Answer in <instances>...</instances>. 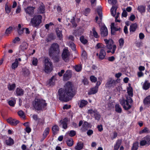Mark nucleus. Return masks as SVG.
I'll return each instance as SVG.
<instances>
[{"label": "nucleus", "mask_w": 150, "mask_h": 150, "mask_svg": "<svg viewBox=\"0 0 150 150\" xmlns=\"http://www.w3.org/2000/svg\"><path fill=\"white\" fill-rule=\"evenodd\" d=\"M59 45L57 43L52 44L49 50V55L52 57L54 62H58L59 61Z\"/></svg>", "instance_id": "nucleus-1"}, {"label": "nucleus", "mask_w": 150, "mask_h": 150, "mask_svg": "<svg viewBox=\"0 0 150 150\" xmlns=\"http://www.w3.org/2000/svg\"><path fill=\"white\" fill-rule=\"evenodd\" d=\"M64 86L65 89L61 88L59 89L58 94H75V91L73 88V86L71 82L68 81Z\"/></svg>", "instance_id": "nucleus-2"}, {"label": "nucleus", "mask_w": 150, "mask_h": 150, "mask_svg": "<svg viewBox=\"0 0 150 150\" xmlns=\"http://www.w3.org/2000/svg\"><path fill=\"white\" fill-rule=\"evenodd\" d=\"M133 94H127L126 95V99H122L120 101L121 104L123 106V108L125 110H128L131 108L132 103L133 100L131 98Z\"/></svg>", "instance_id": "nucleus-3"}, {"label": "nucleus", "mask_w": 150, "mask_h": 150, "mask_svg": "<svg viewBox=\"0 0 150 150\" xmlns=\"http://www.w3.org/2000/svg\"><path fill=\"white\" fill-rule=\"evenodd\" d=\"M34 108L36 110H40L45 108L47 105L46 101L42 98H36L33 103Z\"/></svg>", "instance_id": "nucleus-4"}, {"label": "nucleus", "mask_w": 150, "mask_h": 150, "mask_svg": "<svg viewBox=\"0 0 150 150\" xmlns=\"http://www.w3.org/2000/svg\"><path fill=\"white\" fill-rule=\"evenodd\" d=\"M42 16L40 15L35 16L31 19L30 22L32 25L35 27L39 26L42 23Z\"/></svg>", "instance_id": "nucleus-5"}, {"label": "nucleus", "mask_w": 150, "mask_h": 150, "mask_svg": "<svg viewBox=\"0 0 150 150\" xmlns=\"http://www.w3.org/2000/svg\"><path fill=\"white\" fill-rule=\"evenodd\" d=\"M50 59L47 57L45 59V69L44 71L47 73L50 72L53 70V65L52 62H50Z\"/></svg>", "instance_id": "nucleus-6"}, {"label": "nucleus", "mask_w": 150, "mask_h": 150, "mask_svg": "<svg viewBox=\"0 0 150 150\" xmlns=\"http://www.w3.org/2000/svg\"><path fill=\"white\" fill-rule=\"evenodd\" d=\"M104 40L106 44V47L107 49L109 50L112 49V51L111 52L112 54L114 53L116 48V46L115 45H112L114 43L112 39L108 40L107 39H105Z\"/></svg>", "instance_id": "nucleus-7"}, {"label": "nucleus", "mask_w": 150, "mask_h": 150, "mask_svg": "<svg viewBox=\"0 0 150 150\" xmlns=\"http://www.w3.org/2000/svg\"><path fill=\"white\" fill-rule=\"evenodd\" d=\"M74 96V94H58L57 97L61 101H68L71 99Z\"/></svg>", "instance_id": "nucleus-8"}, {"label": "nucleus", "mask_w": 150, "mask_h": 150, "mask_svg": "<svg viewBox=\"0 0 150 150\" xmlns=\"http://www.w3.org/2000/svg\"><path fill=\"white\" fill-rule=\"evenodd\" d=\"M69 56L70 53L69 50L67 49H64L62 54V57L63 60L66 62H68L69 60Z\"/></svg>", "instance_id": "nucleus-9"}, {"label": "nucleus", "mask_w": 150, "mask_h": 150, "mask_svg": "<svg viewBox=\"0 0 150 150\" xmlns=\"http://www.w3.org/2000/svg\"><path fill=\"white\" fill-rule=\"evenodd\" d=\"M150 144V136L147 135L144 137L140 142V145L149 146Z\"/></svg>", "instance_id": "nucleus-10"}, {"label": "nucleus", "mask_w": 150, "mask_h": 150, "mask_svg": "<svg viewBox=\"0 0 150 150\" xmlns=\"http://www.w3.org/2000/svg\"><path fill=\"white\" fill-rule=\"evenodd\" d=\"M68 121V119L67 118L61 120L59 122V126L62 127L64 129H66L67 127Z\"/></svg>", "instance_id": "nucleus-11"}, {"label": "nucleus", "mask_w": 150, "mask_h": 150, "mask_svg": "<svg viewBox=\"0 0 150 150\" xmlns=\"http://www.w3.org/2000/svg\"><path fill=\"white\" fill-rule=\"evenodd\" d=\"M35 7L33 6H28L25 9V11L26 13L30 16L34 14Z\"/></svg>", "instance_id": "nucleus-12"}, {"label": "nucleus", "mask_w": 150, "mask_h": 150, "mask_svg": "<svg viewBox=\"0 0 150 150\" xmlns=\"http://www.w3.org/2000/svg\"><path fill=\"white\" fill-rule=\"evenodd\" d=\"M97 13L98 14V15L99 16V20L98 21V17L97 16H96L95 18V20L96 21V22L98 24H100L102 22V12L101 10L100 9H98L97 10Z\"/></svg>", "instance_id": "nucleus-13"}, {"label": "nucleus", "mask_w": 150, "mask_h": 150, "mask_svg": "<svg viewBox=\"0 0 150 150\" xmlns=\"http://www.w3.org/2000/svg\"><path fill=\"white\" fill-rule=\"evenodd\" d=\"M72 76V74L70 70L67 71L63 75V79L64 80H67L70 78Z\"/></svg>", "instance_id": "nucleus-14"}, {"label": "nucleus", "mask_w": 150, "mask_h": 150, "mask_svg": "<svg viewBox=\"0 0 150 150\" xmlns=\"http://www.w3.org/2000/svg\"><path fill=\"white\" fill-rule=\"evenodd\" d=\"M100 34L102 36L105 37L108 35V30L105 26H103L101 28Z\"/></svg>", "instance_id": "nucleus-15"}, {"label": "nucleus", "mask_w": 150, "mask_h": 150, "mask_svg": "<svg viewBox=\"0 0 150 150\" xmlns=\"http://www.w3.org/2000/svg\"><path fill=\"white\" fill-rule=\"evenodd\" d=\"M56 80H57V79L56 76H53L49 80L48 84L51 86H54L55 84V81Z\"/></svg>", "instance_id": "nucleus-16"}, {"label": "nucleus", "mask_w": 150, "mask_h": 150, "mask_svg": "<svg viewBox=\"0 0 150 150\" xmlns=\"http://www.w3.org/2000/svg\"><path fill=\"white\" fill-rule=\"evenodd\" d=\"M116 83L115 81L114 80H112L110 78L106 83V85L107 87H111L114 86Z\"/></svg>", "instance_id": "nucleus-17"}, {"label": "nucleus", "mask_w": 150, "mask_h": 150, "mask_svg": "<svg viewBox=\"0 0 150 150\" xmlns=\"http://www.w3.org/2000/svg\"><path fill=\"white\" fill-rule=\"evenodd\" d=\"M45 6L43 3H42L38 8V11L39 13L43 14L45 12Z\"/></svg>", "instance_id": "nucleus-18"}, {"label": "nucleus", "mask_w": 150, "mask_h": 150, "mask_svg": "<svg viewBox=\"0 0 150 150\" xmlns=\"http://www.w3.org/2000/svg\"><path fill=\"white\" fill-rule=\"evenodd\" d=\"M137 27V25L136 23H132L131 24L129 29L130 33L131 35L136 30Z\"/></svg>", "instance_id": "nucleus-19"}, {"label": "nucleus", "mask_w": 150, "mask_h": 150, "mask_svg": "<svg viewBox=\"0 0 150 150\" xmlns=\"http://www.w3.org/2000/svg\"><path fill=\"white\" fill-rule=\"evenodd\" d=\"M7 121L8 122L13 126L16 125L19 122L18 120L12 118L8 119L7 120Z\"/></svg>", "instance_id": "nucleus-20"}, {"label": "nucleus", "mask_w": 150, "mask_h": 150, "mask_svg": "<svg viewBox=\"0 0 150 150\" xmlns=\"http://www.w3.org/2000/svg\"><path fill=\"white\" fill-rule=\"evenodd\" d=\"M106 54L105 51L103 49H101L100 50L99 53V59L101 60L104 59L105 57Z\"/></svg>", "instance_id": "nucleus-21"}, {"label": "nucleus", "mask_w": 150, "mask_h": 150, "mask_svg": "<svg viewBox=\"0 0 150 150\" xmlns=\"http://www.w3.org/2000/svg\"><path fill=\"white\" fill-rule=\"evenodd\" d=\"M150 87V83L148 80H146L143 85V88L145 90H147Z\"/></svg>", "instance_id": "nucleus-22"}, {"label": "nucleus", "mask_w": 150, "mask_h": 150, "mask_svg": "<svg viewBox=\"0 0 150 150\" xmlns=\"http://www.w3.org/2000/svg\"><path fill=\"white\" fill-rule=\"evenodd\" d=\"M83 143L81 142H79L76 145L75 147V149L76 150H81L83 147Z\"/></svg>", "instance_id": "nucleus-23"}, {"label": "nucleus", "mask_w": 150, "mask_h": 150, "mask_svg": "<svg viewBox=\"0 0 150 150\" xmlns=\"http://www.w3.org/2000/svg\"><path fill=\"white\" fill-rule=\"evenodd\" d=\"M137 10L141 13H144L146 11V7L142 5L139 6Z\"/></svg>", "instance_id": "nucleus-24"}, {"label": "nucleus", "mask_w": 150, "mask_h": 150, "mask_svg": "<svg viewBox=\"0 0 150 150\" xmlns=\"http://www.w3.org/2000/svg\"><path fill=\"white\" fill-rule=\"evenodd\" d=\"M14 143L13 140L11 137L8 138V139L6 140V144L8 146H11Z\"/></svg>", "instance_id": "nucleus-25"}, {"label": "nucleus", "mask_w": 150, "mask_h": 150, "mask_svg": "<svg viewBox=\"0 0 150 150\" xmlns=\"http://www.w3.org/2000/svg\"><path fill=\"white\" fill-rule=\"evenodd\" d=\"M117 8V7L116 6H113L111 9V13L112 15L113 16H115L116 11Z\"/></svg>", "instance_id": "nucleus-26"}, {"label": "nucleus", "mask_w": 150, "mask_h": 150, "mask_svg": "<svg viewBox=\"0 0 150 150\" xmlns=\"http://www.w3.org/2000/svg\"><path fill=\"white\" fill-rule=\"evenodd\" d=\"M56 31L57 37L59 40H61L62 38V30H59V28H57Z\"/></svg>", "instance_id": "nucleus-27"}, {"label": "nucleus", "mask_w": 150, "mask_h": 150, "mask_svg": "<svg viewBox=\"0 0 150 150\" xmlns=\"http://www.w3.org/2000/svg\"><path fill=\"white\" fill-rule=\"evenodd\" d=\"M89 124L87 122H85L82 125V129L83 131H85L89 127Z\"/></svg>", "instance_id": "nucleus-28"}, {"label": "nucleus", "mask_w": 150, "mask_h": 150, "mask_svg": "<svg viewBox=\"0 0 150 150\" xmlns=\"http://www.w3.org/2000/svg\"><path fill=\"white\" fill-rule=\"evenodd\" d=\"M55 37L53 33H51L48 35V38L46 39L47 42H48L51 41V40H54Z\"/></svg>", "instance_id": "nucleus-29"}, {"label": "nucleus", "mask_w": 150, "mask_h": 150, "mask_svg": "<svg viewBox=\"0 0 150 150\" xmlns=\"http://www.w3.org/2000/svg\"><path fill=\"white\" fill-rule=\"evenodd\" d=\"M121 28L120 27L117 28L116 27H113L111 30V34L112 35H115V32L117 31H119L120 32Z\"/></svg>", "instance_id": "nucleus-30"}, {"label": "nucleus", "mask_w": 150, "mask_h": 150, "mask_svg": "<svg viewBox=\"0 0 150 150\" xmlns=\"http://www.w3.org/2000/svg\"><path fill=\"white\" fill-rule=\"evenodd\" d=\"M122 141L120 140H118L114 146V149L115 150H117L121 144Z\"/></svg>", "instance_id": "nucleus-31"}, {"label": "nucleus", "mask_w": 150, "mask_h": 150, "mask_svg": "<svg viewBox=\"0 0 150 150\" xmlns=\"http://www.w3.org/2000/svg\"><path fill=\"white\" fill-rule=\"evenodd\" d=\"M18 65V59H15L14 62L11 65V68L13 69H15Z\"/></svg>", "instance_id": "nucleus-32"}, {"label": "nucleus", "mask_w": 150, "mask_h": 150, "mask_svg": "<svg viewBox=\"0 0 150 150\" xmlns=\"http://www.w3.org/2000/svg\"><path fill=\"white\" fill-rule=\"evenodd\" d=\"M145 105H147L150 104V95L144 98L143 101Z\"/></svg>", "instance_id": "nucleus-33"}, {"label": "nucleus", "mask_w": 150, "mask_h": 150, "mask_svg": "<svg viewBox=\"0 0 150 150\" xmlns=\"http://www.w3.org/2000/svg\"><path fill=\"white\" fill-rule=\"evenodd\" d=\"M98 88L97 87H94L91 88L90 91L88 93V94H96L97 92Z\"/></svg>", "instance_id": "nucleus-34"}, {"label": "nucleus", "mask_w": 150, "mask_h": 150, "mask_svg": "<svg viewBox=\"0 0 150 150\" xmlns=\"http://www.w3.org/2000/svg\"><path fill=\"white\" fill-rule=\"evenodd\" d=\"M16 85L15 83H13L11 84L10 83H9L8 85V88L9 91L13 90L16 88Z\"/></svg>", "instance_id": "nucleus-35"}, {"label": "nucleus", "mask_w": 150, "mask_h": 150, "mask_svg": "<svg viewBox=\"0 0 150 150\" xmlns=\"http://www.w3.org/2000/svg\"><path fill=\"white\" fill-rule=\"evenodd\" d=\"M80 40L81 42L84 45L86 44L88 42L87 40L84 38L83 35L81 36L80 38Z\"/></svg>", "instance_id": "nucleus-36"}, {"label": "nucleus", "mask_w": 150, "mask_h": 150, "mask_svg": "<svg viewBox=\"0 0 150 150\" xmlns=\"http://www.w3.org/2000/svg\"><path fill=\"white\" fill-rule=\"evenodd\" d=\"M28 44L26 42H23L22 45H21V50L24 51L26 50L28 48Z\"/></svg>", "instance_id": "nucleus-37"}, {"label": "nucleus", "mask_w": 150, "mask_h": 150, "mask_svg": "<svg viewBox=\"0 0 150 150\" xmlns=\"http://www.w3.org/2000/svg\"><path fill=\"white\" fill-rule=\"evenodd\" d=\"M92 31L94 37L96 38H98L100 36L98 35V33L96 30L95 27H93L92 28Z\"/></svg>", "instance_id": "nucleus-38"}, {"label": "nucleus", "mask_w": 150, "mask_h": 150, "mask_svg": "<svg viewBox=\"0 0 150 150\" xmlns=\"http://www.w3.org/2000/svg\"><path fill=\"white\" fill-rule=\"evenodd\" d=\"M5 9L6 13L8 14L11 11V6H9L6 3L5 5Z\"/></svg>", "instance_id": "nucleus-39"}, {"label": "nucleus", "mask_w": 150, "mask_h": 150, "mask_svg": "<svg viewBox=\"0 0 150 150\" xmlns=\"http://www.w3.org/2000/svg\"><path fill=\"white\" fill-rule=\"evenodd\" d=\"M52 131L54 134H56L59 130L58 127L57 125H54L52 127Z\"/></svg>", "instance_id": "nucleus-40"}, {"label": "nucleus", "mask_w": 150, "mask_h": 150, "mask_svg": "<svg viewBox=\"0 0 150 150\" xmlns=\"http://www.w3.org/2000/svg\"><path fill=\"white\" fill-rule=\"evenodd\" d=\"M74 69L76 71L79 72L81 70L82 67L81 65H76L75 66Z\"/></svg>", "instance_id": "nucleus-41"}, {"label": "nucleus", "mask_w": 150, "mask_h": 150, "mask_svg": "<svg viewBox=\"0 0 150 150\" xmlns=\"http://www.w3.org/2000/svg\"><path fill=\"white\" fill-rule=\"evenodd\" d=\"M81 31L79 30H74L73 34L76 36H79L81 35Z\"/></svg>", "instance_id": "nucleus-42"}, {"label": "nucleus", "mask_w": 150, "mask_h": 150, "mask_svg": "<svg viewBox=\"0 0 150 150\" xmlns=\"http://www.w3.org/2000/svg\"><path fill=\"white\" fill-rule=\"evenodd\" d=\"M22 71L23 74L25 76H28L30 74L29 70L26 68L23 69Z\"/></svg>", "instance_id": "nucleus-43"}, {"label": "nucleus", "mask_w": 150, "mask_h": 150, "mask_svg": "<svg viewBox=\"0 0 150 150\" xmlns=\"http://www.w3.org/2000/svg\"><path fill=\"white\" fill-rule=\"evenodd\" d=\"M88 103L87 101L84 100H82L80 102L79 107L80 108H83V107L85 106Z\"/></svg>", "instance_id": "nucleus-44"}, {"label": "nucleus", "mask_w": 150, "mask_h": 150, "mask_svg": "<svg viewBox=\"0 0 150 150\" xmlns=\"http://www.w3.org/2000/svg\"><path fill=\"white\" fill-rule=\"evenodd\" d=\"M97 110L96 109L93 110L92 109H91L88 110V114L94 115L96 113H97Z\"/></svg>", "instance_id": "nucleus-45"}, {"label": "nucleus", "mask_w": 150, "mask_h": 150, "mask_svg": "<svg viewBox=\"0 0 150 150\" xmlns=\"http://www.w3.org/2000/svg\"><path fill=\"white\" fill-rule=\"evenodd\" d=\"M115 108L116 111L119 113H121L122 110L120 105L118 104H116L115 105Z\"/></svg>", "instance_id": "nucleus-46"}, {"label": "nucleus", "mask_w": 150, "mask_h": 150, "mask_svg": "<svg viewBox=\"0 0 150 150\" xmlns=\"http://www.w3.org/2000/svg\"><path fill=\"white\" fill-rule=\"evenodd\" d=\"M16 94H23L24 93L23 90L20 87L17 88H16Z\"/></svg>", "instance_id": "nucleus-47"}, {"label": "nucleus", "mask_w": 150, "mask_h": 150, "mask_svg": "<svg viewBox=\"0 0 150 150\" xmlns=\"http://www.w3.org/2000/svg\"><path fill=\"white\" fill-rule=\"evenodd\" d=\"M18 115L20 117H21L24 119L25 117V116L24 113L23 111L21 110H19L18 112Z\"/></svg>", "instance_id": "nucleus-48"}, {"label": "nucleus", "mask_w": 150, "mask_h": 150, "mask_svg": "<svg viewBox=\"0 0 150 150\" xmlns=\"http://www.w3.org/2000/svg\"><path fill=\"white\" fill-rule=\"evenodd\" d=\"M149 132V129L146 127H145L143 130L140 131L139 134H142L144 133H148Z\"/></svg>", "instance_id": "nucleus-49"}, {"label": "nucleus", "mask_w": 150, "mask_h": 150, "mask_svg": "<svg viewBox=\"0 0 150 150\" xmlns=\"http://www.w3.org/2000/svg\"><path fill=\"white\" fill-rule=\"evenodd\" d=\"M139 143L137 142L134 143L132 148V150H137L138 147Z\"/></svg>", "instance_id": "nucleus-50"}, {"label": "nucleus", "mask_w": 150, "mask_h": 150, "mask_svg": "<svg viewBox=\"0 0 150 150\" xmlns=\"http://www.w3.org/2000/svg\"><path fill=\"white\" fill-rule=\"evenodd\" d=\"M13 30V27L11 26H9L6 30L5 34L7 35L10 34Z\"/></svg>", "instance_id": "nucleus-51"}, {"label": "nucleus", "mask_w": 150, "mask_h": 150, "mask_svg": "<svg viewBox=\"0 0 150 150\" xmlns=\"http://www.w3.org/2000/svg\"><path fill=\"white\" fill-rule=\"evenodd\" d=\"M69 46L73 50L75 51L76 50V46L73 42H69Z\"/></svg>", "instance_id": "nucleus-52"}, {"label": "nucleus", "mask_w": 150, "mask_h": 150, "mask_svg": "<svg viewBox=\"0 0 150 150\" xmlns=\"http://www.w3.org/2000/svg\"><path fill=\"white\" fill-rule=\"evenodd\" d=\"M50 132V129L49 128L47 127L45 129L44 133L43 134V135L45 137H46L47 135Z\"/></svg>", "instance_id": "nucleus-53"}, {"label": "nucleus", "mask_w": 150, "mask_h": 150, "mask_svg": "<svg viewBox=\"0 0 150 150\" xmlns=\"http://www.w3.org/2000/svg\"><path fill=\"white\" fill-rule=\"evenodd\" d=\"M119 46L121 48L123 46L124 41L122 38H121L119 40Z\"/></svg>", "instance_id": "nucleus-54"}, {"label": "nucleus", "mask_w": 150, "mask_h": 150, "mask_svg": "<svg viewBox=\"0 0 150 150\" xmlns=\"http://www.w3.org/2000/svg\"><path fill=\"white\" fill-rule=\"evenodd\" d=\"M67 143L69 146H72L73 144L72 139L71 138L68 139L67 142Z\"/></svg>", "instance_id": "nucleus-55"}, {"label": "nucleus", "mask_w": 150, "mask_h": 150, "mask_svg": "<svg viewBox=\"0 0 150 150\" xmlns=\"http://www.w3.org/2000/svg\"><path fill=\"white\" fill-rule=\"evenodd\" d=\"M94 117L95 120L99 121L100 119V116L99 113L97 111V113H96L94 115Z\"/></svg>", "instance_id": "nucleus-56"}, {"label": "nucleus", "mask_w": 150, "mask_h": 150, "mask_svg": "<svg viewBox=\"0 0 150 150\" xmlns=\"http://www.w3.org/2000/svg\"><path fill=\"white\" fill-rule=\"evenodd\" d=\"M90 80L92 82H96L97 81V78L93 75H92L90 77Z\"/></svg>", "instance_id": "nucleus-57"}, {"label": "nucleus", "mask_w": 150, "mask_h": 150, "mask_svg": "<svg viewBox=\"0 0 150 150\" xmlns=\"http://www.w3.org/2000/svg\"><path fill=\"white\" fill-rule=\"evenodd\" d=\"M38 62V59L34 57L32 61V64L35 66H36Z\"/></svg>", "instance_id": "nucleus-58"}, {"label": "nucleus", "mask_w": 150, "mask_h": 150, "mask_svg": "<svg viewBox=\"0 0 150 150\" xmlns=\"http://www.w3.org/2000/svg\"><path fill=\"white\" fill-rule=\"evenodd\" d=\"M69 134L70 136L72 137L76 135V132L75 131L71 130L69 132Z\"/></svg>", "instance_id": "nucleus-59"}, {"label": "nucleus", "mask_w": 150, "mask_h": 150, "mask_svg": "<svg viewBox=\"0 0 150 150\" xmlns=\"http://www.w3.org/2000/svg\"><path fill=\"white\" fill-rule=\"evenodd\" d=\"M127 91L128 94H133V89L132 87H128Z\"/></svg>", "instance_id": "nucleus-60"}, {"label": "nucleus", "mask_w": 150, "mask_h": 150, "mask_svg": "<svg viewBox=\"0 0 150 150\" xmlns=\"http://www.w3.org/2000/svg\"><path fill=\"white\" fill-rule=\"evenodd\" d=\"M15 103V101L11 100H10L8 101L9 105L12 107H13L14 106Z\"/></svg>", "instance_id": "nucleus-61"}, {"label": "nucleus", "mask_w": 150, "mask_h": 150, "mask_svg": "<svg viewBox=\"0 0 150 150\" xmlns=\"http://www.w3.org/2000/svg\"><path fill=\"white\" fill-rule=\"evenodd\" d=\"M117 0H108V3L112 5H115L117 3Z\"/></svg>", "instance_id": "nucleus-62"}, {"label": "nucleus", "mask_w": 150, "mask_h": 150, "mask_svg": "<svg viewBox=\"0 0 150 150\" xmlns=\"http://www.w3.org/2000/svg\"><path fill=\"white\" fill-rule=\"evenodd\" d=\"M38 124L40 125H43L44 123V120L43 119H39L38 120Z\"/></svg>", "instance_id": "nucleus-63"}, {"label": "nucleus", "mask_w": 150, "mask_h": 150, "mask_svg": "<svg viewBox=\"0 0 150 150\" xmlns=\"http://www.w3.org/2000/svg\"><path fill=\"white\" fill-rule=\"evenodd\" d=\"M135 16L134 15L132 14L130 15L129 19L131 21H133L135 20Z\"/></svg>", "instance_id": "nucleus-64"}]
</instances>
